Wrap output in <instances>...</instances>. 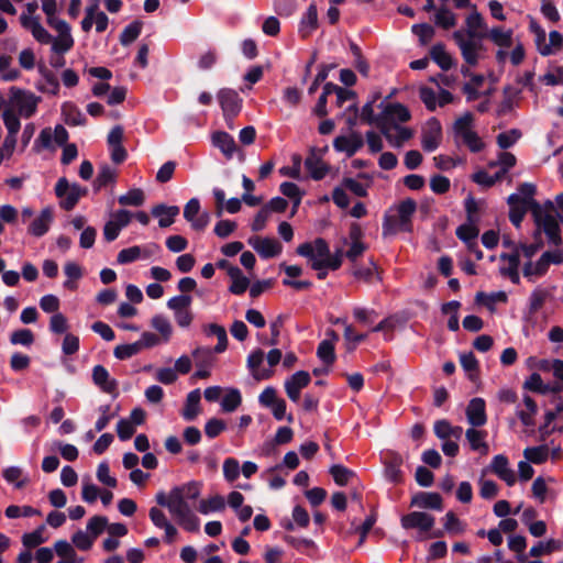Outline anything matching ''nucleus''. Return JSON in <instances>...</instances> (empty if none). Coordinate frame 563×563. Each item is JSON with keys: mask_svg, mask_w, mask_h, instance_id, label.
<instances>
[{"mask_svg": "<svg viewBox=\"0 0 563 563\" xmlns=\"http://www.w3.org/2000/svg\"><path fill=\"white\" fill-rule=\"evenodd\" d=\"M417 210V203L413 199L407 198L399 202L389 213L384 217L383 233L395 234L399 231L410 232L412 229V216Z\"/></svg>", "mask_w": 563, "mask_h": 563, "instance_id": "nucleus-1", "label": "nucleus"}, {"mask_svg": "<svg viewBox=\"0 0 563 563\" xmlns=\"http://www.w3.org/2000/svg\"><path fill=\"white\" fill-rule=\"evenodd\" d=\"M533 222L536 224V235L541 232L545 234L548 243L551 246H562L563 240L561 235V228L558 223L555 214H547L539 207L538 201H532V213Z\"/></svg>", "mask_w": 563, "mask_h": 563, "instance_id": "nucleus-2", "label": "nucleus"}, {"mask_svg": "<svg viewBox=\"0 0 563 563\" xmlns=\"http://www.w3.org/2000/svg\"><path fill=\"white\" fill-rule=\"evenodd\" d=\"M176 522L188 532L199 531V518L192 512L189 504L173 494V501L168 509Z\"/></svg>", "mask_w": 563, "mask_h": 563, "instance_id": "nucleus-3", "label": "nucleus"}, {"mask_svg": "<svg viewBox=\"0 0 563 563\" xmlns=\"http://www.w3.org/2000/svg\"><path fill=\"white\" fill-rule=\"evenodd\" d=\"M86 192V188L76 183L69 184L65 177L59 178L55 186V195L60 199L59 205L66 211L73 210Z\"/></svg>", "mask_w": 563, "mask_h": 563, "instance_id": "nucleus-4", "label": "nucleus"}, {"mask_svg": "<svg viewBox=\"0 0 563 563\" xmlns=\"http://www.w3.org/2000/svg\"><path fill=\"white\" fill-rule=\"evenodd\" d=\"M296 252L299 256L307 258L310 267H312L314 263H325L329 261L330 246L324 239L317 238L313 241L298 245Z\"/></svg>", "mask_w": 563, "mask_h": 563, "instance_id": "nucleus-5", "label": "nucleus"}, {"mask_svg": "<svg viewBox=\"0 0 563 563\" xmlns=\"http://www.w3.org/2000/svg\"><path fill=\"white\" fill-rule=\"evenodd\" d=\"M409 120L410 112L407 107L398 102L387 103L379 113L378 129L383 132Z\"/></svg>", "mask_w": 563, "mask_h": 563, "instance_id": "nucleus-6", "label": "nucleus"}, {"mask_svg": "<svg viewBox=\"0 0 563 563\" xmlns=\"http://www.w3.org/2000/svg\"><path fill=\"white\" fill-rule=\"evenodd\" d=\"M453 38L460 47L464 60L468 65L475 66L479 58L478 51L481 48V43L474 37H466L463 31H455L453 33Z\"/></svg>", "mask_w": 563, "mask_h": 563, "instance_id": "nucleus-7", "label": "nucleus"}, {"mask_svg": "<svg viewBox=\"0 0 563 563\" xmlns=\"http://www.w3.org/2000/svg\"><path fill=\"white\" fill-rule=\"evenodd\" d=\"M247 243L262 258H273L278 256L282 251V244L274 238L251 236Z\"/></svg>", "mask_w": 563, "mask_h": 563, "instance_id": "nucleus-8", "label": "nucleus"}, {"mask_svg": "<svg viewBox=\"0 0 563 563\" xmlns=\"http://www.w3.org/2000/svg\"><path fill=\"white\" fill-rule=\"evenodd\" d=\"M41 98L31 91L22 89L13 90V103L16 107L19 114L23 118H31L37 108Z\"/></svg>", "mask_w": 563, "mask_h": 563, "instance_id": "nucleus-9", "label": "nucleus"}, {"mask_svg": "<svg viewBox=\"0 0 563 563\" xmlns=\"http://www.w3.org/2000/svg\"><path fill=\"white\" fill-rule=\"evenodd\" d=\"M184 218L190 222L196 231H202L209 224L210 214L200 212V201L198 198H191L184 208Z\"/></svg>", "mask_w": 563, "mask_h": 563, "instance_id": "nucleus-10", "label": "nucleus"}, {"mask_svg": "<svg viewBox=\"0 0 563 563\" xmlns=\"http://www.w3.org/2000/svg\"><path fill=\"white\" fill-rule=\"evenodd\" d=\"M500 261L504 263L499 267V273L501 276L507 277L515 285L520 283L519 275V266H520V257H519V247H515L510 253H501L499 256Z\"/></svg>", "mask_w": 563, "mask_h": 563, "instance_id": "nucleus-11", "label": "nucleus"}, {"mask_svg": "<svg viewBox=\"0 0 563 563\" xmlns=\"http://www.w3.org/2000/svg\"><path fill=\"white\" fill-rule=\"evenodd\" d=\"M400 521L404 529H418L420 532H428L433 528L435 519L427 512L412 511L402 516Z\"/></svg>", "mask_w": 563, "mask_h": 563, "instance_id": "nucleus-12", "label": "nucleus"}, {"mask_svg": "<svg viewBox=\"0 0 563 563\" xmlns=\"http://www.w3.org/2000/svg\"><path fill=\"white\" fill-rule=\"evenodd\" d=\"M264 362V352L261 349L252 351L246 360V366L255 380L269 379L274 375L272 368H264L262 364Z\"/></svg>", "mask_w": 563, "mask_h": 563, "instance_id": "nucleus-13", "label": "nucleus"}, {"mask_svg": "<svg viewBox=\"0 0 563 563\" xmlns=\"http://www.w3.org/2000/svg\"><path fill=\"white\" fill-rule=\"evenodd\" d=\"M54 221V213L51 207H45L41 210L38 216L33 219L27 228L30 235L34 238L44 236L51 229Z\"/></svg>", "mask_w": 563, "mask_h": 563, "instance_id": "nucleus-14", "label": "nucleus"}, {"mask_svg": "<svg viewBox=\"0 0 563 563\" xmlns=\"http://www.w3.org/2000/svg\"><path fill=\"white\" fill-rule=\"evenodd\" d=\"M467 422L472 427H483L487 422L486 404L481 397L472 398L465 410Z\"/></svg>", "mask_w": 563, "mask_h": 563, "instance_id": "nucleus-15", "label": "nucleus"}, {"mask_svg": "<svg viewBox=\"0 0 563 563\" xmlns=\"http://www.w3.org/2000/svg\"><path fill=\"white\" fill-rule=\"evenodd\" d=\"M21 25L29 30L33 37L41 44H49L53 41V36L41 24L38 16H30L25 13L20 15Z\"/></svg>", "mask_w": 563, "mask_h": 563, "instance_id": "nucleus-16", "label": "nucleus"}, {"mask_svg": "<svg viewBox=\"0 0 563 563\" xmlns=\"http://www.w3.org/2000/svg\"><path fill=\"white\" fill-rule=\"evenodd\" d=\"M218 99L224 117L232 119L241 110V98L238 92L232 89H221L218 93Z\"/></svg>", "mask_w": 563, "mask_h": 563, "instance_id": "nucleus-17", "label": "nucleus"}, {"mask_svg": "<svg viewBox=\"0 0 563 563\" xmlns=\"http://www.w3.org/2000/svg\"><path fill=\"white\" fill-rule=\"evenodd\" d=\"M364 140L360 133H352L350 135H341L334 139L333 147L338 152H344L349 157L353 156L362 146Z\"/></svg>", "mask_w": 563, "mask_h": 563, "instance_id": "nucleus-18", "label": "nucleus"}, {"mask_svg": "<svg viewBox=\"0 0 563 563\" xmlns=\"http://www.w3.org/2000/svg\"><path fill=\"white\" fill-rule=\"evenodd\" d=\"M92 380L103 393L117 395L118 382L110 377L108 369L103 365L93 366Z\"/></svg>", "mask_w": 563, "mask_h": 563, "instance_id": "nucleus-19", "label": "nucleus"}, {"mask_svg": "<svg viewBox=\"0 0 563 563\" xmlns=\"http://www.w3.org/2000/svg\"><path fill=\"white\" fill-rule=\"evenodd\" d=\"M490 470L508 486H512L516 483L515 472L509 467L508 459L504 454L493 457Z\"/></svg>", "mask_w": 563, "mask_h": 563, "instance_id": "nucleus-20", "label": "nucleus"}, {"mask_svg": "<svg viewBox=\"0 0 563 563\" xmlns=\"http://www.w3.org/2000/svg\"><path fill=\"white\" fill-rule=\"evenodd\" d=\"M477 428L478 427L468 428L465 431V438L472 451L478 452L481 455H487L489 452V446L486 442L487 432L478 430Z\"/></svg>", "mask_w": 563, "mask_h": 563, "instance_id": "nucleus-21", "label": "nucleus"}, {"mask_svg": "<svg viewBox=\"0 0 563 563\" xmlns=\"http://www.w3.org/2000/svg\"><path fill=\"white\" fill-rule=\"evenodd\" d=\"M548 257L549 254H542L537 262L527 261L522 268L523 276L531 283L544 276L550 267Z\"/></svg>", "mask_w": 563, "mask_h": 563, "instance_id": "nucleus-22", "label": "nucleus"}, {"mask_svg": "<svg viewBox=\"0 0 563 563\" xmlns=\"http://www.w3.org/2000/svg\"><path fill=\"white\" fill-rule=\"evenodd\" d=\"M212 145L221 151V153L231 159L236 152V143L232 135L224 131H218L212 134Z\"/></svg>", "mask_w": 563, "mask_h": 563, "instance_id": "nucleus-23", "label": "nucleus"}, {"mask_svg": "<svg viewBox=\"0 0 563 563\" xmlns=\"http://www.w3.org/2000/svg\"><path fill=\"white\" fill-rule=\"evenodd\" d=\"M507 202L509 205V220L516 228H520L528 209L530 210L529 206L517 194H511Z\"/></svg>", "mask_w": 563, "mask_h": 563, "instance_id": "nucleus-24", "label": "nucleus"}, {"mask_svg": "<svg viewBox=\"0 0 563 563\" xmlns=\"http://www.w3.org/2000/svg\"><path fill=\"white\" fill-rule=\"evenodd\" d=\"M430 128L422 133L421 146L426 152H433L438 148L441 142V126L439 122L433 119Z\"/></svg>", "mask_w": 563, "mask_h": 563, "instance_id": "nucleus-25", "label": "nucleus"}, {"mask_svg": "<svg viewBox=\"0 0 563 563\" xmlns=\"http://www.w3.org/2000/svg\"><path fill=\"white\" fill-rule=\"evenodd\" d=\"M180 209L177 206H166L164 203L156 205L152 208V216L158 218L161 228H168L175 222V218L179 214Z\"/></svg>", "mask_w": 563, "mask_h": 563, "instance_id": "nucleus-26", "label": "nucleus"}, {"mask_svg": "<svg viewBox=\"0 0 563 563\" xmlns=\"http://www.w3.org/2000/svg\"><path fill=\"white\" fill-rule=\"evenodd\" d=\"M202 331L207 336L217 338L218 343L213 347V351L217 354H221L227 351L229 341L227 330L223 325L218 323H208L202 327Z\"/></svg>", "mask_w": 563, "mask_h": 563, "instance_id": "nucleus-27", "label": "nucleus"}, {"mask_svg": "<svg viewBox=\"0 0 563 563\" xmlns=\"http://www.w3.org/2000/svg\"><path fill=\"white\" fill-rule=\"evenodd\" d=\"M305 167L309 173L310 177L314 180H321L328 174V165L322 161L320 156L311 151L305 161Z\"/></svg>", "mask_w": 563, "mask_h": 563, "instance_id": "nucleus-28", "label": "nucleus"}, {"mask_svg": "<svg viewBox=\"0 0 563 563\" xmlns=\"http://www.w3.org/2000/svg\"><path fill=\"white\" fill-rule=\"evenodd\" d=\"M411 505L419 508L441 510L442 497L438 493L420 492L412 497Z\"/></svg>", "mask_w": 563, "mask_h": 563, "instance_id": "nucleus-29", "label": "nucleus"}, {"mask_svg": "<svg viewBox=\"0 0 563 563\" xmlns=\"http://www.w3.org/2000/svg\"><path fill=\"white\" fill-rule=\"evenodd\" d=\"M200 389L191 390L186 398L185 407L181 411V416L186 421H192L197 418L200 412Z\"/></svg>", "mask_w": 563, "mask_h": 563, "instance_id": "nucleus-30", "label": "nucleus"}, {"mask_svg": "<svg viewBox=\"0 0 563 563\" xmlns=\"http://www.w3.org/2000/svg\"><path fill=\"white\" fill-rule=\"evenodd\" d=\"M473 114L465 112L462 117L457 118L453 124L454 140L457 145L466 137V135L474 132L473 130Z\"/></svg>", "mask_w": 563, "mask_h": 563, "instance_id": "nucleus-31", "label": "nucleus"}, {"mask_svg": "<svg viewBox=\"0 0 563 563\" xmlns=\"http://www.w3.org/2000/svg\"><path fill=\"white\" fill-rule=\"evenodd\" d=\"M393 146H401L411 139L412 131L409 128L396 125L380 132Z\"/></svg>", "mask_w": 563, "mask_h": 563, "instance_id": "nucleus-32", "label": "nucleus"}, {"mask_svg": "<svg viewBox=\"0 0 563 563\" xmlns=\"http://www.w3.org/2000/svg\"><path fill=\"white\" fill-rule=\"evenodd\" d=\"M318 26V10L316 4H310L301 18L299 33L302 37L309 36Z\"/></svg>", "mask_w": 563, "mask_h": 563, "instance_id": "nucleus-33", "label": "nucleus"}, {"mask_svg": "<svg viewBox=\"0 0 563 563\" xmlns=\"http://www.w3.org/2000/svg\"><path fill=\"white\" fill-rule=\"evenodd\" d=\"M62 112H63L64 120H65L66 124L71 125V126L86 124L87 119H86L85 114L74 103H71V102L64 103L62 107Z\"/></svg>", "mask_w": 563, "mask_h": 563, "instance_id": "nucleus-34", "label": "nucleus"}, {"mask_svg": "<svg viewBox=\"0 0 563 563\" xmlns=\"http://www.w3.org/2000/svg\"><path fill=\"white\" fill-rule=\"evenodd\" d=\"M402 459L398 454H394L390 456L388 461L385 463L384 474L385 477L391 483H399L402 479L401 472Z\"/></svg>", "mask_w": 563, "mask_h": 563, "instance_id": "nucleus-35", "label": "nucleus"}, {"mask_svg": "<svg viewBox=\"0 0 563 563\" xmlns=\"http://www.w3.org/2000/svg\"><path fill=\"white\" fill-rule=\"evenodd\" d=\"M228 274L232 278V284L229 290L234 295L244 294L250 285L249 278L243 276L241 269L236 266H231Z\"/></svg>", "mask_w": 563, "mask_h": 563, "instance_id": "nucleus-36", "label": "nucleus"}, {"mask_svg": "<svg viewBox=\"0 0 563 563\" xmlns=\"http://www.w3.org/2000/svg\"><path fill=\"white\" fill-rule=\"evenodd\" d=\"M550 296H551L550 289L543 288L541 286L536 287L531 291L530 297H529V305H528L529 313L534 314L536 312H538Z\"/></svg>", "mask_w": 563, "mask_h": 563, "instance_id": "nucleus-37", "label": "nucleus"}, {"mask_svg": "<svg viewBox=\"0 0 563 563\" xmlns=\"http://www.w3.org/2000/svg\"><path fill=\"white\" fill-rule=\"evenodd\" d=\"M523 406H525V409L519 408V407L517 408V416L523 426L532 427L534 424L533 417L537 413V409H538L537 404L531 397L526 396L523 398Z\"/></svg>", "mask_w": 563, "mask_h": 563, "instance_id": "nucleus-38", "label": "nucleus"}, {"mask_svg": "<svg viewBox=\"0 0 563 563\" xmlns=\"http://www.w3.org/2000/svg\"><path fill=\"white\" fill-rule=\"evenodd\" d=\"M4 481L14 485L15 488L21 489L27 484V476L24 475L23 470L19 466H9L2 471Z\"/></svg>", "mask_w": 563, "mask_h": 563, "instance_id": "nucleus-39", "label": "nucleus"}, {"mask_svg": "<svg viewBox=\"0 0 563 563\" xmlns=\"http://www.w3.org/2000/svg\"><path fill=\"white\" fill-rule=\"evenodd\" d=\"M173 494L183 500H195L200 495V484L196 481L188 482L186 484L173 487Z\"/></svg>", "mask_w": 563, "mask_h": 563, "instance_id": "nucleus-40", "label": "nucleus"}, {"mask_svg": "<svg viewBox=\"0 0 563 563\" xmlns=\"http://www.w3.org/2000/svg\"><path fill=\"white\" fill-rule=\"evenodd\" d=\"M117 176H118V173H117L115 168H113L107 164L100 166L97 177L93 181L95 189L100 190L101 188H103L110 184H114L117 180Z\"/></svg>", "mask_w": 563, "mask_h": 563, "instance_id": "nucleus-41", "label": "nucleus"}, {"mask_svg": "<svg viewBox=\"0 0 563 563\" xmlns=\"http://www.w3.org/2000/svg\"><path fill=\"white\" fill-rule=\"evenodd\" d=\"M52 51L57 54H65L70 51L74 46V38L70 33V27L66 29L62 32H58V36L56 38L53 37Z\"/></svg>", "mask_w": 563, "mask_h": 563, "instance_id": "nucleus-42", "label": "nucleus"}, {"mask_svg": "<svg viewBox=\"0 0 563 563\" xmlns=\"http://www.w3.org/2000/svg\"><path fill=\"white\" fill-rule=\"evenodd\" d=\"M217 354L213 349L208 346H198L192 351V357L197 367H212Z\"/></svg>", "mask_w": 563, "mask_h": 563, "instance_id": "nucleus-43", "label": "nucleus"}, {"mask_svg": "<svg viewBox=\"0 0 563 563\" xmlns=\"http://www.w3.org/2000/svg\"><path fill=\"white\" fill-rule=\"evenodd\" d=\"M550 455V449L547 444H541L538 446H528L523 451L525 459L533 464H542L544 463Z\"/></svg>", "mask_w": 563, "mask_h": 563, "instance_id": "nucleus-44", "label": "nucleus"}, {"mask_svg": "<svg viewBox=\"0 0 563 563\" xmlns=\"http://www.w3.org/2000/svg\"><path fill=\"white\" fill-rule=\"evenodd\" d=\"M353 275L356 279L363 280L366 284H373L375 280L380 282L382 279L373 260L369 261L368 266L356 267Z\"/></svg>", "mask_w": 563, "mask_h": 563, "instance_id": "nucleus-45", "label": "nucleus"}, {"mask_svg": "<svg viewBox=\"0 0 563 563\" xmlns=\"http://www.w3.org/2000/svg\"><path fill=\"white\" fill-rule=\"evenodd\" d=\"M224 508H225L224 498L220 495H214L207 499L200 500L198 510L202 515H208L210 512L222 511Z\"/></svg>", "mask_w": 563, "mask_h": 563, "instance_id": "nucleus-46", "label": "nucleus"}, {"mask_svg": "<svg viewBox=\"0 0 563 563\" xmlns=\"http://www.w3.org/2000/svg\"><path fill=\"white\" fill-rule=\"evenodd\" d=\"M488 37L499 47H510L512 44V30H504L500 26L493 27Z\"/></svg>", "mask_w": 563, "mask_h": 563, "instance_id": "nucleus-47", "label": "nucleus"}, {"mask_svg": "<svg viewBox=\"0 0 563 563\" xmlns=\"http://www.w3.org/2000/svg\"><path fill=\"white\" fill-rule=\"evenodd\" d=\"M64 273L67 276V280L64 282L63 286L67 289L75 290L77 288L75 282L82 277L81 267L75 262H67L64 266Z\"/></svg>", "mask_w": 563, "mask_h": 563, "instance_id": "nucleus-48", "label": "nucleus"}, {"mask_svg": "<svg viewBox=\"0 0 563 563\" xmlns=\"http://www.w3.org/2000/svg\"><path fill=\"white\" fill-rule=\"evenodd\" d=\"M430 56L441 69L448 70L452 67V58L446 53L443 44L433 45L430 49Z\"/></svg>", "mask_w": 563, "mask_h": 563, "instance_id": "nucleus-49", "label": "nucleus"}, {"mask_svg": "<svg viewBox=\"0 0 563 563\" xmlns=\"http://www.w3.org/2000/svg\"><path fill=\"white\" fill-rule=\"evenodd\" d=\"M456 236L465 242H470L471 244H475V240L478 238L479 230L477 228V222H470L461 224L456 229Z\"/></svg>", "mask_w": 563, "mask_h": 563, "instance_id": "nucleus-50", "label": "nucleus"}, {"mask_svg": "<svg viewBox=\"0 0 563 563\" xmlns=\"http://www.w3.org/2000/svg\"><path fill=\"white\" fill-rule=\"evenodd\" d=\"M475 299H476V302L484 303L490 311H493L495 309V303L496 302H504V303L507 302L508 296L503 290L492 292L489 295H487L483 291H479L476 294Z\"/></svg>", "mask_w": 563, "mask_h": 563, "instance_id": "nucleus-51", "label": "nucleus"}, {"mask_svg": "<svg viewBox=\"0 0 563 563\" xmlns=\"http://www.w3.org/2000/svg\"><path fill=\"white\" fill-rule=\"evenodd\" d=\"M434 23L435 25L448 30L455 26L456 16L451 10H449L445 7V4H443L441 8L438 9V11L434 14Z\"/></svg>", "mask_w": 563, "mask_h": 563, "instance_id": "nucleus-52", "label": "nucleus"}, {"mask_svg": "<svg viewBox=\"0 0 563 563\" xmlns=\"http://www.w3.org/2000/svg\"><path fill=\"white\" fill-rule=\"evenodd\" d=\"M144 201V191L140 188L130 189L126 194L121 195L118 198V202L121 206L141 207Z\"/></svg>", "mask_w": 563, "mask_h": 563, "instance_id": "nucleus-53", "label": "nucleus"}, {"mask_svg": "<svg viewBox=\"0 0 563 563\" xmlns=\"http://www.w3.org/2000/svg\"><path fill=\"white\" fill-rule=\"evenodd\" d=\"M443 527L448 533L453 536L462 534L466 530V523L461 521L452 511L445 515Z\"/></svg>", "mask_w": 563, "mask_h": 563, "instance_id": "nucleus-54", "label": "nucleus"}, {"mask_svg": "<svg viewBox=\"0 0 563 563\" xmlns=\"http://www.w3.org/2000/svg\"><path fill=\"white\" fill-rule=\"evenodd\" d=\"M560 549H561V542L559 540L550 539L545 542H543V541L538 542L536 545H533L530 549L529 554H530V556L538 558L542 554H549V553L560 550Z\"/></svg>", "mask_w": 563, "mask_h": 563, "instance_id": "nucleus-55", "label": "nucleus"}, {"mask_svg": "<svg viewBox=\"0 0 563 563\" xmlns=\"http://www.w3.org/2000/svg\"><path fill=\"white\" fill-rule=\"evenodd\" d=\"M563 46V36L558 31H551L549 34V43L543 44V47L540 48V54L542 56H549L554 54L556 51L561 49Z\"/></svg>", "mask_w": 563, "mask_h": 563, "instance_id": "nucleus-56", "label": "nucleus"}, {"mask_svg": "<svg viewBox=\"0 0 563 563\" xmlns=\"http://www.w3.org/2000/svg\"><path fill=\"white\" fill-rule=\"evenodd\" d=\"M242 402L241 393L236 388L230 389L221 400V408L225 412L234 411Z\"/></svg>", "mask_w": 563, "mask_h": 563, "instance_id": "nucleus-57", "label": "nucleus"}, {"mask_svg": "<svg viewBox=\"0 0 563 563\" xmlns=\"http://www.w3.org/2000/svg\"><path fill=\"white\" fill-rule=\"evenodd\" d=\"M460 363L463 369L467 373L468 378L474 380L478 374V362L472 352L461 354Z\"/></svg>", "mask_w": 563, "mask_h": 563, "instance_id": "nucleus-58", "label": "nucleus"}, {"mask_svg": "<svg viewBox=\"0 0 563 563\" xmlns=\"http://www.w3.org/2000/svg\"><path fill=\"white\" fill-rule=\"evenodd\" d=\"M45 526L37 527L34 531L24 533L22 536V543L25 548L32 549L46 541L44 538Z\"/></svg>", "mask_w": 563, "mask_h": 563, "instance_id": "nucleus-59", "label": "nucleus"}, {"mask_svg": "<svg viewBox=\"0 0 563 563\" xmlns=\"http://www.w3.org/2000/svg\"><path fill=\"white\" fill-rule=\"evenodd\" d=\"M152 327L157 330L165 342H168L173 332L169 320L163 314H155L151 321Z\"/></svg>", "mask_w": 563, "mask_h": 563, "instance_id": "nucleus-60", "label": "nucleus"}, {"mask_svg": "<svg viewBox=\"0 0 563 563\" xmlns=\"http://www.w3.org/2000/svg\"><path fill=\"white\" fill-rule=\"evenodd\" d=\"M311 382V376L306 371H298L285 380V387L297 388L299 390L307 387Z\"/></svg>", "mask_w": 563, "mask_h": 563, "instance_id": "nucleus-61", "label": "nucleus"}, {"mask_svg": "<svg viewBox=\"0 0 563 563\" xmlns=\"http://www.w3.org/2000/svg\"><path fill=\"white\" fill-rule=\"evenodd\" d=\"M142 31V24L139 21H134L126 25L121 35H120V42L122 45L126 46L131 43H133L141 34Z\"/></svg>", "mask_w": 563, "mask_h": 563, "instance_id": "nucleus-62", "label": "nucleus"}, {"mask_svg": "<svg viewBox=\"0 0 563 563\" xmlns=\"http://www.w3.org/2000/svg\"><path fill=\"white\" fill-rule=\"evenodd\" d=\"M108 527V519L104 516L91 517L86 527V531L96 540L99 534Z\"/></svg>", "mask_w": 563, "mask_h": 563, "instance_id": "nucleus-63", "label": "nucleus"}, {"mask_svg": "<svg viewBox=\"0 0 563 563\" xmlns=\"http://www.w3.org/2000/svg\"><path fill=\"white\" fill-rule=\"evenodd\" d=\"M71 543L80 551H88L92 548L95 539L87 531L78 530L73 534Z\"/></svg>", "mask_w": 563, "mask_h": 563, "instance_id": "nucleus-64", "label": "nucleus"}]
</instances>
